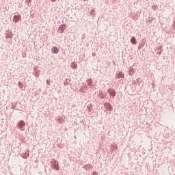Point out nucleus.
Segmentation results:
<instances>
[{"label": "nucleus", "instance_id": "f257e3e1", "mask_svg": "<svg viewBox=\"0 0 175 175\" xmlns=\"http://www.w3.org/2000/svg\"><path fill=\"white\" fill-rule=\"evenodd\" d=\"M104 106L105 107V109L108 111H111V110H113V107H111V105H110V103H105L104 104Z\"/></svg>", "mask_w": 175, "mask_h": 175}, {"label": "nucleus", "instance_id": "20e7f679", "mask_svg": "<svg viewBox=\"0 0 175 175\" xmlns=\"http://www.w3.org/2000/svg\"><path fill=\"white\" fill-rule=\"evenodd\" d=\"M21 16H20V15L14 16V18H13V21L14 23H18V20H21Z\"/></svg>", "mask_w": 175, "mask_h": 175}, {"label": "nucleus", "instance_id": "6e6552de", "mask_svg": "<svg viewBox=\"0 0 175 175\" xmlns=\"http://www.w3.org/2000/svg\"><path fill=\"white\" fill-rule=\"evenodd\" d=\"M131 42L132 43V44H136V38H135V37H132Z\"/></svg>", "mask_w": 175, "mask_h": 175}, {"label": "nucleus", "instance_id": "0eeeda50", "mask_svg": "<svg viewBox=\"0 0 175 175\" xmlns=\"http://www.w3.org/2000/svg\"><path fill=\"white\" fill-rule=\"evenodd\" d=\"M58 49H57V47L54 46L53 49H52V52L54 53V54H58Z\"/></svg>", "mask_w": 175, "mask_h": 175}, {"label": "nucleus", "instance_id": "1a4fd4ad", "mask_svg": "<svg viewBox=\"0 0 175 175\" xmlns=\"http://www.w3.org/2000/svg\"><path fill=\"white\" fill-rule=\"evenodd\" d=\"M92 175H98V172H93V173L92 174Z\"/></svg>", "mask_w": 175, "mask_h": 175}, {"label": "nucleus", "instance_id": "7ed1b4c3", "mask_svg": "<svg viewBox=\"0 0 175 175\" xmlns=\"http://www.w3.org/2000/svg\"><path fill=\"white\" fill-rule=\"evenodd\" d=\"M24 126H25V122H24V121L21 120L17 125V127L19 129H21V128H24Z\"/></svg>", "mask_w": 175, "mask_h": 175}, {"label": "nucleus", "instance_id": "f03ea898", "mask_svg": "<svg viewBox=\"0 0 175 175\" xmlns=\"http://www.w3.org/2000/svg\"><path fill=\"white\" fill-rule=\"evenodd\" d=\"M108 94H109V95H111V96H113V98H114L116 96V90L113 89H109L108 90Z\"/></svg>", "mask_w": 175, "mask_h": 175}, {"label": "nucleus", "instance_id": "423d86ee", "mask_svg": "<svg viewBox=\"0 0 175 175\" xmlns=\"http://www.w3.org/2000/svg\"><path fill=\"white\" fill-rule=\"evenodd\" d=\"M116 77L118 79H121V77H124V74L122 72H119L118 74H116Z\"/></svg>", "mask_w": 175, "mask_h": 175}, {"label": "nucleus", "instance_id": "9d476101", "mask_svg": "<svg viewBox=\"0 0 175 175\" xmlns=\"http://www.w3.org/2000/svg\"><path fill=\"white\" fill-rule=\"evenodd\" d=\"M52 2H55L57 0H51Z\"/></svg>", "mask_w": 175, "mask_h": 175}, {"label": "nucleus", "instance_id": "39448f33", "mask_svg": "<svg viewBox=\"0 0 175 175\" xmlns=\"http://www.w3.org/2000/svg\"><path fill=\"white\" fill-rule=\"evenodd\" d=\"M59 31L60 33H62V32H64V31H65V25H62L59 28Z\"/></svg>", "mask_w": 175, "mask_h": 175}]
</instances>
